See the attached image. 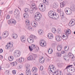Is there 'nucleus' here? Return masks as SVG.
Masks as SVG:
<instances>
[{
  "mask_svg": "<svg viewBox=\"0 0 75 75\" xmlns=\"http://www.w3.org/2000/svg\"><path fill=\"white\" fill-rule=\"evenodd\" d=\"M15 57H18L20 56L21 52L19 50H16L14 52Z\"/></svg>",
  "mask_w": 75,
  "mask_h": 75,
  "instance_id": "obj_3",
  "label": "nucleus"
},
{
  "mask_svg": "<svg viewBox=\"0 0 75 75\" xmlns=\"http://www.w3.org/2000/svg\"><path fill=\"white\" fill-rule=\"evenodd\" d=\"M47 37L50 40H52L54 38V36H53V35L51 33L48 34L47 35Z\"/></svg>",
  "mask_w": 75,
  "mask_h": 75,
  "instance_id": "obj_14",
  "label": "nucleus"
},
{
  "mask_svg": "<svg viewBox=\"0 0 75 75\" xmlns=\"http://www.w3.org/2000/svg\"><path fill=\"white\" fill-rule=\"evenodd\" d=\"M9 13L10 14H11L13 13V11H9Z\"/></svg>",
  "mask_w": 75,
  "mask_h": 75,
  "instance_id": "obj_57",
  "label": "nucleus"
},
{
  "mask_svg": "<svg viewBox=\"0 0 75 75\" xmlns=\"http://www.w3.org/2000/svg\"><path fill=\"white\" fill-rule=\"evenodd\" d=\"M12 37L13 38L16 39V38H17V35L14 33L12 35Z\"/></svg>",
  "mask_w": 75,
  "mask_h": 75,
  "instance_id": "obj_22",
  "label": "nucleus"
},
{
  "mask_svg": "<svg viewBox=\"0 0 75 75\" xmlns=\"http://www.w3.org/2000/svg\"><path fill=\"white\" fill-rule=\"evenodd\" d=\"M53 75H62V73L61 72L58 73V70H57L53 74Z\"/></svg>",
  "mask_w": 75,
  "mask_h": 75,
  "instance_id": "obj_18",
  "label": "nucleus"
},
{
  "mask_svg": "<svg viewBox=\"0 0 75 75\" xmlns=\"http://www.w3.org/2000/svg\"><path fill=\"white\" fill-rule=\"evenodd\" d=\"M31 24L32 27L34 28H35L36 26H37V23L36 22H34V23H32Z\"/></svg>",
  "mask_w": 75,
  "mask_h": 75,
  "instance_id": "obj_25",
  "label": "nucleus"
},
{
  "mask_svg": "<svg viewBox=\"0 0 75 75\" xmlns=\"http://www.w3.org/2000/svg\"><path fill=\"white\" fill-rule=\"evenodd\" d=\"M40 6L41 7H43L42 8H39V9L40 11L42 12L45 11V10H46V6H45V5L43 4H40Z\"/></svg>",
  "mask_w": 75,
  "mask_h": 75,
  "instance_id": "obj_6",
  "label": "nucleus"
},
{
  "mask_svg": "<svg viewBox=\"0 0 75 75\" xmlns=\"http://www.w3.org/2000/svg\"><path fill=\"white\" fill-rule=\"evenodd\" d=\"M29 48L30 51H33V49L31 46V47L29 46Z\"/></svg>",
  "mask_w": 75,
  "mask_h": 75,
  "instance_id": "obj_41",
  "label": "nucleus"
},
{
  "mask_svg": "<svg viewBox=\"0 0 75 75\" xmlns=\"http://www.w3.org/2000/svg\"><path fill=\"white\" fill-rule=\"evenodd\" d=\"M72 11H75V7H74L72 9H71Z\"/></svg>",
  "mask_w": 75,
  "mask_h": 75,
  "instance_id": "obj_50",
  "label": "nucleus"
},
{
  "mask_svg": "<svg viewBox=\"0 0 75 75\" xmlns=\"http://www.w3.org/2000/svg\"><path fill=\"white\" fill-rule=\"evenodd\" d=\"M52 6L54 8H57L58 7V5H57L56 4H53Z\"/></svg>",
  "mask_w": 75,
  "mask_h": 75,
  "instance_id": "obj_38",
  "label": "nucleus"
},
{
  "mask_svg": "<svg viewBox=\"0 0 75 75\" xmlns=\"http://www.w3.org/2000/svg\"><path fill=\"white\" fill-rule=\"evenodd\" d=\"M64 59L66 60L67 59V56H65L64 57Z\"/></svg>",
  "mask_w": 75,
  "mask_h": 75,
  "instance_id": "obj_61",
  "label": "nucleus"
},
{
  "mask_svg": "<svg viewBox=\"0 0 75 75\" xmlns=\"http://www.w3.org/2000/svg\"><path fill=\"white\" fill-rule=\"evenodd\" d=\"M59 17V15H56V13H55V14H54V15H53V16L52 18H53L54 20H57L58 18Z\"/></svg>",
  "mask_w": 75,
  "mask_h": 75,
  "instance_id": "obj_16",
  "label": "nucleus"
},
{
  "mask_svg": "<svg viewBox=\"0 0 75 75\" xmlns=\"http://www.w3.org/2000/svg\"><path fill=\"white\" fill-rule=\"evenodd\" d=\"M34 38H35V36L31 35L29 38H28L27 41L29 43H33L34 42Z\"/></svg>",
  "mask_w": 75,
  "mask_h": 75,
  "instance_id": "obj_2",
  "label": "nucleus"
},
{
  "mask_svg": "<svg viewBox=\"0 0 75 75\" xmlns=\"http://www.w3.org/2000/svg\"><path fill=\"white\" fill-rule=\"evenodd\" d=\"M3 56H2L1 55H0V58H3Z\"/></svg>",
  "mask_w": 75,
  "mask_h": 75,
  "instance_id": "obj_62",
  "label": "nucleus"
},
{
  "mask_svg": "<svg viewBox=\"0 0 75 75\" xmlns=\"http://www.w3.org/2000/svg\"><path fill=\"white\" fill-rule=\"evenodd\" d=\"M61 53L62 54H65V51H64V50H62L61 51Z\"/></svg>",
  "mask_w": 75,
  "mask_h": 75,
  "instance_id": "obj_56",
  "label": "nucleus"
},
{
  "mask_svg": "<svg viewBox=\"0 0 75 75\" xmlns=\"http://www.w3.org/2000/svg\"><path fill=\"white\" fill-rule=\"evenodd\" d=\"M43 3L45 4H46V5H48L49 4V2L47 1L46 0H43Z\"/></svg>",
  "mask_w": 75,
  "mask_h": 75,
  "instance_id": "obj_26",
  "label": "nucleus"
},
{
  "mask_svg": "<svg viewBox=\"0 0 75 75\" xmlns=\"http://www.w3.org/2000/svg\"><path fill=\"white\" fill-rule=\"evenodd\" d=\"M41 15L39 13H35V21H40L41 18Z\"/></svg>",
  "mask_w": 75,
  "mask_h": 75,
  "instance_id": "obj_1",
  "label": "nucleus"
},
{
  "mask_svg": "<svg viewBox=\"0 0 75 75\" xmlns=\"http://www.w3.org/2000/svg\"><path fill=\"white\" fill-rule=\"evenodd\" d=\"M57 33L58 34H61V30H57Z\"/></svg>",
  "mask_w": 75,
  "mask_h": 75,
  "instance_id": "obj_42",
  "label": "nucleus"
},
{
  "mask_svg": "<svg viewBox=\"0 0 75 75\" xmlns=\"http://www.w3.org/2000/svg\"><path fill=\"white\" fill-rule=\"evenodd\" d=\"M8 74H9V71H7L5 72V74H6V75H7Z\"/></svg>",
  "mask_w": 75,
  "mask_h": 75,
  "instance_id": "obj_53",
  "label": "nucleus"
},
{
  "mask_svg": "<svg viewBox=\"0 0 75 75\" xmlns=\"http://www.w3.org/2000/svg\"><path fill=\"white\" fill-rule=\"evenodd\" d=\"M31 47L33 48V49H35V48H36V47L35 45L33 44L31 45Z\"/></svg>",
  "mask_w": 75,
  "mask_h": 75,
  "instance_id": "obj_43",
  "label": "nucleus"
},
{
  "mask_svg": "<svg viewBox=\"0 0 75 75\" xmlns=\"http://www.w3.org/2000/svg\"><path fill=\"white\" fill-rule=\"evenodd\" d=\"M27 59L28 60L33 61L35 59V57L33 55H30L28 57Z\"/></svg>",
  "mask_w": 75,
  "mask_h": 75,
  "instance_id": "obj_11",
  "label": "nucleus"
},
{
  "mask_svg": "<svg viewBox=\"0 0 75 75\" xmlns=\"http://www.w3.org/2000/svg\"><path fill=\"white\" fill-rule=\"evenodd\" d=\"M8 35H9L8 32V31H5L3 33L2 36L3 38H6V37H8Z\"/></svg>",
  "mask_w": 75,
  "mask_h": 75,
  "instance_id": "obj_7",
  "label": "nucleus"
},
{
  "mask_svg": "<svg viewBox=\"0 0 75 75\" xmlns=\"http://www.w3.org/2000/svg\"><path fill=\"white\" fill-rule=\"evenodd\" d=\"M56 55L57 57H60L61 56V54L59 52H57L56 53Z\"/></svg>",
  "mask_w": 75,
  "mask_h": 75,
  "instance_id": "obj_37",
  "label": "nucleus"
},
{
  "mask_svg": "<svg viewBox=\"0 0 75 75\" xmlns=\"http://www.w3.org/2000/svg\"><path fill=\"white\" fill-rule=\"evenodd\" d=\"M17 61L19 62H23L24 61V58L21 57L17 60Z\"/></svg>",
  "mask_w": 75,
  "mask_h": 75,
  "instance_id": "obj_19",
  "label": "nucleus"
},
{
  "mask_svg": "<svg viewBox=\"0 0 75 75\" xmlns=\"http://www.w3.org/2000/svg\"><path fill=\"white\" fill-rule=\"evenodd\" d=\"M57 11L58 13H60L61 11V9L60 8H59L57 9Z\"/></svg>",
  "mask_w": 75,
  "mask_h": 75,
  "instance_id": "obj_47",
  "label": "nucleus"
},
{
  "mask_svg": "<svg viewBox=\"0 0 75 75\" xmlns=\"http://www.w3.org/2000/svg\"><path fill=\"white\" fill-rule=\"evenodd\" d=\"M55 14V12L52 11H49L48 13V16L50 18H52Z\"/></svg>",
  "mask_w": 75,
  "mask_h": 75,
  "instance_id": "obj_4",
  "label": "nucleus"
},
{
  "mask_svg": "<svg viewBox=\"0 0 75 75\" xmlns=\"http://www.w3.org/2000/svg\"><path fill=\"white\" fill-rule=\"evenodd\" d=\"M26 72V75H31V71L30 69L27 68Z\"/></svg>",
  "mask_w": 75,
  "mask_h": 75,
  "instance_id": "obj_17",
  "label": "nucleus"
},
{
  "mask_svg": "<svg viewBox=\"0 0 75 75\" xmlns=\"http://www.w3.org/2000/svg\"><path fill=\"white\" fill-rule=\"evenodd\" d=\"M16 21L15 20L13 19H11L10 20L8 21V24H16Z\"/></svg>",
  "mask_w": 75,
  "mask_h": 75,
  "instance_id": "obj_10",
  "label": "nucleus"
},
{
  "mask_svg": "<svg viewBox=\"0 0 75 75\" xmlns=\"http://www.w3.org/2000/svg\"><path fill=\"white\" fill-rule=\"evenodd\" d=\"M25 12H27V11H29L30 10L28 8H25L24 10Z\"/></svg>",
  "mask_w": 75,
  "mask_h": 75,
  "instance_id": "obj_49",
  "label": "nucleus"
},
{
  "mask_svg": "<svg viewBox=\"0 0 75 75\" xmlns=\"http://www.w3.org/2000/svg\"><path fill=\"white\" fill-rule=\"evenodd\" d=\"M38 33L39 34H41V35H42L43 34V31H42V30H40L38 31Z\"/></svg>",
  "mask_w": 75,
  "mask_h": 75,
  "instance_id": "obj_36",
  "label": "nucleus"
},
{
  "mask_svg": "<svg viewBox=\"0 0 75 75\" xmlns=\"http://www.w3.org/2000/svg\"><path fill=\"white\" fill-rule=\"evenodd\" d=\"M60 4V6L62 8L63 7L65 6V4L62 3H61Z\"/></svg>",
  "mask_w": 75,
  "mask_h": 75,
  "instance_id": "obj_45",
  "label": "nucleus"
},
{
  "mask_svg": "<svg viewBox=\"0 0 75 75\" xmlns=\"http://www.w3.org/2000/svg\"><path fill=\"white\" fill-rule=\"evenodd\" d=\"M17 62H15L12 63V65H13V66H16V65H17Z\"/></svg>",
  "mask_w": 75,
  "mask_h": 75,
  "instance_id": "obj_48",
  "label": "nucleus"
},
{
  "mask_svg": "<svg viewBox=\"0 0 75 75\" xmlns=\"http://www.w3.org/2000/svg\"><path fill=\"white\" fill-rule=\"evenodd\" d=\"M55 39L57 41H61V40H62V38L60 36H59L57 35L55 37Z\"/></svg>",
  "mask_w": 75,
  "mask_h": 75,
  "instance_id": "obj_13",
  "label": "nucleus"
},
{
  "mask_svg": "<svg viewBox=\"0 0 75 75\" xmlns=\"http://www.w3.org/2000/svg\"><path fill=\"white\" fill-rule=\"evenodd\" d=\"M29 12H30V13H33V10L31 9V10H29Z\"/></svg>",
  "mask_w": 75,
  "mask_h": 75,
  "instance_id": "obj_60",
  "label": "nucleus"
},
{
  "mask_svg": "<svg viewBox=\"0 0 75 75\" xmlns=\"http://www.w3.org/2000/svg\"><path fill=\"white\" fill-rule=\"evenodd\" d=\"M50 61V59H47L46 60V61Z\"/></svg>",
  "mask_w": 75,
  "mask_h": 75,
  "instance_id": "obj_64",
  "label": "nucleus"
},
{
  "mask_svg": "<svg viewBox=\"0 0 75 75\" xmlns=\"http://www.w3.org/2000/svg\"><path fill=\"white\" fill-rule=\"evenodd\" d=\"M65 33L66 35H68V34L71 33V30L69 29H67V31L65 32Z\"/></svg>",
  "mask_w": 75,
  "mask_h": 75,
  "instance_id": "obj_27",
  "label": "nucleus"
},
{
  "mask_svg": "<svg viewBox=\"0 0 75 75\" xmlns=\"http://www.w3.org/2000/svg\"><path fill=\"white\" fill-rule=\"evenodd\" d=\"M24 18H28L29 16H28V14L27 13H25L23 15Z\"/></svg>",
  "mask_w": 75,
  "mask_h": 75,
  "instance_id": "obj_28",
  "label": "nucleus"
},
{
  "mask_svg": "<svg viewBox=\"0 0 75 75\" xmlns=\"http://www.w3.org/2000/svg\"><path fill=\"white\" fill-rule=\"evenodd\" d=\"M62 47L61 45H58L57 46V50L58 51H61L62 50Z\"/></svg>",
  "mask_w": 75,
  "mask_h": 75,
  "instance_id": "obj_21",
  "label": "nucleus"
},
{
  "mask_svg": "<svg viewBox=\"0 0 75 75\" xmlns=\"http://www.w3.org/2000/svg\"><path fill=\"white\" fill-rule=\"evenodd\" d=\"M28 29L29 31H34V30L33 28H32L30 26H28Z\"/></svg>",
  "mask_w": 75,
  "mask_h": 75,
  "instance_id": "obj_35",
  "label": "nucleus"
},
{
  "mask_svg": "<svg viewBox=\"0 0 75 75\" xmlns=\"http://www.w3.org/2000/svg\"><path fill=\"white\" fill-rule=\"evenodd\" d=\"M67 46H66L64 47V49L65 51H67V50H68L67 49Z\"/></svg>",
  "mask_w": 75,
  "mask_h": 75,
  "instance_id": "obj_59",
  "label": "nucleus"
},
{
  "mask_svg": "<svg viewBox=\"0 0 75 75\" xmlns=\"http://www.w3.org/2000/svg\"><path fill=\"white\" fill-rule=\"evenodd\" d=\"M52 31L53 33H54V34H55V33H57V30H56V29H55V28H52Z\"/></svg>",
  "mask_w": 75,
  "mask_h": 75,
  "instance_id": "obj_34",
  "label": "nucleus"
},
{
  "mask_svg": "<svg viewBox=\"0 0 75 75\" xmlns=\"http://www.w3.org/2000/svg\"><path fill=\"white\" fill-rule=\"evenodd\" d=\"M8 59L9 61H12L14 59V57L12 56H11L9 57Z\"/></svg>",
  "mask_w": 75,
  "mask_h": 75,
  "instance_id": "obj_30",
  "label": "nucleus"
},
{
  "mask_svg": "<svg viewBox=\"0 0 75 75\" xmlns=\"http://www.w3.org/2000/svg\"><path fill=\"white\" fill-rule=\"evenodd\" d=\"M12 72L13 74H16V71L15 70H13L12 71Z\"/></svg>",
  "mask_w": 75,
  "mask_h": 75,
  "instance_id": "obj_51",
  "label": "nucleus"
},
{
  "mask_svg": "<svg viewBox=\"0 0 75 75\" xmlns=\"http://www.w3.org/2000/svg\"><path fill=\"white\" fill-rule=\"evenodd\" d=\"M3 49H0V53H2L3 52Z\"/></svg>",
  "mask_w": 75,
  "mask_h": 75,
  "instance_id": "obj_58",
  "label": "nucleus"
},
{
  "mask_svg": "<svg viewBox=\"0 0 75 75\" xmlns=\"http://www.w3.org/2000/svg\"><path fill=\"white\" fill-rule=\"evenodd\" d=\"M13 47V45L10 42L7 45L5 46L6 49H10L11 48H12Z\"/></svg>",
  "mask_w": 75,
  "mask_h": 75,
  "instance_id": "obj_8",
  "label": "nucleus"
},
{
  "mask_svg": "<svg viewBox=\"0 0 75 75\" xmlns=\"http://www.w3.org/2000/svg\"><path fill=\"white\" fill-rule=\"evenodd\" d=\"M45 60V59L44 58L42 57V58H41L39 60V61L41 64H43V63L44 62Z\"/></svg>",
  "mask_w": 75,
  "mask_h": 75,
  "instance_id": "obj_20",
  "label": "nucleus"
},
{
  "mask_svg": "<svg viewBox=\"0 0 75 75\" xmlns=\"http://www.w3.org/2000/svg\"><path fill=\"white\" fill-rule=\"evenodd\" d=\"M53 52V50L52 49H49L48 50V52L49 54H51Z\"/></svg>",
  "mask_w": 75,
  "mask_h": 75,
  "instance_id": "obj_33",
  "label": "nucleus"
},
{
  "mask_svg": "<svg viewBox=\"0 0 75 75\" xmlns=\"http://www.w3.org/2000/svg\"><path fill=\"white\" fill-rule=\"evenodd\" d=\"M31 7L33 8V10H37V6H36V4L34 3H33L31 5Z\"/></svg>",
  "mask_w": 75,
  "mask_h": 75,
  "instance_id": "obj_12",
  "label": "nucleus"
},
{
  "mask_svg": "<svg viewBox=\"0 0 75 75\" xmlns=\"http://www.w3.org/2000/svg\"><path fill=\"white\" fill-rule=\"evenodd\" d=\"M71 54H72V53H71L70 52H69L68 54V57H70V56H71Z\"/></svg>",
  "mask_w": 75,
  "mask_h": 75,
  "instance_id": "obj_55",
  "label": "nucleus"
},
{
  "mask_svg": "<svg viewBox=\"0 0 75 75\" xmlns=\"http://www.w3.org/2000/svg\"><path fill=\"white\" fill-rule=\"evenodd\" d=\"M60 15L61 18H64V13H61L60 14Z\"/></svg>",
  "mask_w": 75,
  "mask_h": 75,
  "instance_id": "obj_39",
  "label": "nucleus"
},
{
  "mask_svg": "<svg viewBox=\"0 0 75 75\" xmlns=\"http://www.w3.org/2000/svg\"><path fill=\"white\" fill-rule=\"evenodd\" d=\"M74 21H72V22H71V23H70V22L69 23V26H70V27H72V26H74Z\"/></svg>",
  "mask_w": 75,
  "mask_h": 75,
  "instance_id": "obj_31",
  "label": "nucleus"
},
{
  "mask_svg": "<svg viewBox=\"0 0 75 75\" xmlns=\"http://www.w3.org/2000/svg\"><path fill=\"white\" fill-rule=\"evenodd\" d=\"M43 68L44 67L42 66H41L40 67V69L41 71H42V70H43Z\"/></svg>",
  "mask_w": 75,
  "mask_h": 75,
  "instance_id": "obj_52",
  "label": "nucleus"
},
{
  "mask_svg": "<svg viewBox=\"0 0 75 75\" xmlns=\"http://www.w3.org/2000/svg\"><path fill=\"white\" fill-rule=\"evenodd\" d=\"M25 23L27 25H30V22L28 20H25Z\"/></svg>",
  "mask_w": 75,
  "mask_h": 75,
  "instance_id": "obj_32",
  "label": "nucleus"
},
{
  "mask_svg": "<svg viewBox=\"0 0 75 75\" xmlns=\"http://www.w3.org/2000/svg\"><path fill=\"white\" fill-rule=\"evenodd\" d=\"M68 37V35H66V34H65V35H63V40H67V38Z\"/></svg>",
  "mask_w": 75,
  "mask_h": 75,
  "instance_id": "obj_29",
  "label": "nucleus"
},
{
  "mask_svg": "<svg viewBox=\"0 0 75 75\" xmlns=\"http://www.w3.org/2000/svg\"><path fill=\"white\" fill-rule=\"evenodd\" d=\"M32 71L33 73H36L37 71V69L36 68L33 67V68Z\"/></svg>",
  "mask_w": 75,
  "mask_h": 75,
  "instance_id": "obj_24",
  "label": "nucleus"
},
{
  "mask_svg": "<svg viewBox=\"0 0 75 75\" xmlns=\"http://www.w3.org/2000/svg\"><path fill=\"white\" fill-rule=\"evenodd\" d=\"M6 19H9L10 18V16L9 15H8L6 16Z\"/></svg>",
  "mask_w": 75,
  "mask_h": 75,
  "instance_id": "obj_54",
  "label": "nucleus"
},
{
  "mask_svg": "<svg viewBox=\"0 0 75 75\" xmlns=\"http://www.w3.org/2000/svg\"><path fill=\"white\" fill-rule=\"evenodd\" d=\"M59 1V2H62V0H58Z\"/></svg>",
  "mask_w": 75,
  "mask_h": 75,
  "instance_id": "obj_63",
  "label": "nucleus"
},
{
  "mask_svg": "<svg viewBox=\"0 0 75 75\" xmlns=\"http://www.w3.org/2000/svg\"><path fill=\"white\" fill-rule=\"evenodd\" d=\"M40 45L41 47H44V40H42L40 41Z\"/></svg>",
  "mask_w": 75,
  "mask_h": 75,
  "instance_id": "obj_23",
  "label": "nucleus"
},
{
  "mask_svg": "<svg viewBox=\"0 0 75 75\" xmlns=\"http://www.w3.org/2000/svg\"><path fill=\"white\" fill-rule=\"evenodd\" d=\"M65 11L67 14L70 15L71 14L72 12L71 11V10L68 8H66L65 10Z\"/></svg>",
  "mask_w": 75,
  "mask_h": 75,
  "instance_id": "obj_5",
  "label": "nucleus"
},
{
  "mask_svg": "<svg viewBox=\"0 0 75 75\" xmlns=\"http://www.w3.org/2000/svg\"><path fill=\"white\" fill-rule=\"evenodd\" d=\"M72 65L67 66L65 69H68L70 67H72Z\"/></svg>",
  "mask_w": 75,
  "mask_h": 75,
  "instance_id": "obj_46",
  "label": "nucleus"
},
{
  "mask_svg": "<svg viewBox=\"0 0 75 75\" xmlns=\"http://www.w3.org/2000/svg\"><path fill=\"white\" fill-rule=\"evenodd\" d=\"M19 13V11H18L17 10H16L14 11V14L15 15H17Z\"/></svg>",
  "mask_w": 75,
  "mask_h": 75,
  "instance_id": "obj_40",
  "label": "nucleus"
},
{
  "mask_svg": "<svg viewBox=\"0 0 75 75\" xmlns=\"http://www.w3.org/2000/svg\"><path fill=\"white\" fill-rule=\"evenodd\" d=\"M52 67H50L48 69V70L50 71V73L51 74H52L54 72V73H55V70H54V67H52Z\"/></svg>",
  "mask_w": 75,
  "mask_h": 75,
  "instance_id": "obj_9",
  "label": "nucleus"
},
{
  "mask_svg": "<svg viewBox=\"0 0 75 75\" xmlns=\"http://www.w3.org/2000/svg\"><path fill=\"white\" fill-rule=\"evenodd\" d=\"M69 58H70L71 59H73L74 58V56L73 54H71V55L69 56Z\"/></svg>",
  "mask_w": 75,
  "mask_h": 75,
  "instance_id": "obj_44",
  "label": "nucleus"
},
{
  "mask_svg": "<svg viewBox=\"0 0 75 75\" xmlns=\"http://www.w3.org/2000/svg\"><path fill=\"white\" fill-rule=\"evenodd\" d=\"M21 40L22 42L25 43V37L24 36H22L21 37Z\"/></svg>",
  "mask_w": 75,
  "mask_h": 75,
  "instance_id": "obj_15",
  "label": "nucleus"
}]
</instances>
